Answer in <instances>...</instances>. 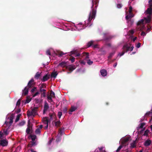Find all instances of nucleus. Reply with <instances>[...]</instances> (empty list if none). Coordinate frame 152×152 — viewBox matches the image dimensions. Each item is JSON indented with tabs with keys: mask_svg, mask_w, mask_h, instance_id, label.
Masks as SVG:
<instances>
[{
	"mask_svg": "<svg viewBox=\"0 0 152 152\" xmlns=\"http://www.w3.org/2000/svg\"><path fill=\"white\" fill-rule=\"evenodd\" d=\"M21 110L20 108L18 109L16 111V113L18 114L20 112Z\"/></svg>",
	"mask_w": 152,
	"mask_h": 152,
	"instance_id": "64",
	"label": "nucleus"
},
{
	"mask_svg": "<svg viewBox=\"0 0 152 152\" xmlns=\"http://www.w3.org/2000/svg\"><path fill=\"white\" fill-rule=\"evenodd\" d=\"M39 91L41 93L44 92H46V90L45 89H42V88H39Z\"/></svg>",
	"mask_w": 152,
	"mask_h": 152,
	"instance_id": "50",
	"label": "nucleus"
},
{
	"mask_svg": "<svg viewBox=\"0 0 152 152\" xmlns=\"http://www.w3.org/2000/svg\"><path fill=\"white\" fill-rule=\"evenodd\" d=\"M146 13L148 14L151 15L152 13V7H149L146 10Z\"/></svg>",
	"mask_w": 152,
	"mask_h": 152,
	"instance_id": "20",
	"label": "nucleus"
},
{
	"mask_svg": "<svg viewBox=\"0 0 152 152\" xmlns=\"http://www.w3.org/2000/svg\"><path fill=\"white\" fill-rule=\"evenodd\" d=\"M50 96L52 98H55V93L52 90L50 91Z\"/></svg>",
	"mask_w": 152,
	"mask_h": 152,
	"instance_id": "28",
	"label": "nucleus"
},
{
	"mask_svg": "<svg viewBox=\"0 0 152 152\" xmlns=\"http://www.w3.org/2000/svg\"><path fill=\"white\" fill-rule=\"evenodd\" d=\"M53 122H54L55 124V126L56 127H58L60 126V125L61 124V122L59 121H53Z\"/></svg>",
	"mask_w": 152,
	"mask_h": 152,
	"instance_id": "27",
	"label": "nucleus"
},
{
	"mask_svg": "<svg viewBox=\"0 0 152 152\" xmlns=\"http://www.w3.org/2000/svg\"><path fill=\"white\" fill-rule=\"evenodd\" d=\"M71 56V57L69 58V60H70L72 63L74 62L75 61V58L73 56Z\"/></svg>",
	"mask_w": 152,
	"mask_h": 152,
	"instance_id": "37",
	"label": "nucleus"
},
{
	"mask_svg": "<svg viewBox=\"0 0 152 152\" xmlns=\"http://www.w3.org/2000/svg\"><path fill=\"white\" fill-rule=\"evenodd\" d=\"M123 6V5L121 4H117V7L118 9L121 8Z\"/></svg>",
	"mask_w": 152,
	"mask_h": 152,
	"instance_id": "43",
	"label": "nucleus"
},
{
	"mask_svg": "<svg viewBox=\"0 0 152 152\" xmlns=\"http://www.w3.org/2000/svg\"><path fill=\"white\" fill-rule=\"evenodd\" d=\"M49 108L48 104L46 102H45L44 105V109L43 110V113L45 114Z\"/></svg>",
	"mask_w": 152,
	"mask_h": 152,
	"instance_id": "8",
	"label": "nucleus"
},
{
	"mask_svg": "<svg viewBox=\"0 0 152 152\" xmlns=\"http://www.w3.org/2000/svg\"><path fill=\"white\" fill-rule=\"evenodd\" d=\"M37 91V88L36 87H34L31 90V92L32 93L34 92L35 91Z\"/></svg>",
	"mask_w": 152,
	"mask_h": 152,
	"instance_id": "49",
	"label": "nucleus"
},
{
	"mask_svg": "<svg viewBox=\"0 0 152 152\" xmlns=\"http://www.w3.org/2000/svg\"><path fill=\"white\" fill-rule=\"evenodd\" d=\"M115 54V52H113L110 53L108 56V58H111L112 56L114 55V54Z\"/></svg>",
	"mask_w": 152,
	"mask_h": 152,
	"instance_id": "52",
	"label": "nucleus"
},
{
	"mask_svg": "<svg viewBox=\"0 0 152 152\" xmlns=\"http://www.w3.org/2000/svg\"><path fill=\"white\" fill-rule=\"evenodd\" d=\"M35 84V83H34V80L32 78L28 82L27 85V86L26 87L30 88L33 87Z\"/></svg>",
	"mask_w": 152,
	"mask_h": 152,
	"instance_id": "7",
	"label": "nucleus"
},
{
	"mask_svg": "<svg viewBox=\"0 0 152 152\" xmlns=\"http://www.w3.org/2000/svg\"><path fill=\"white\" fill-rule=\"evenodd\" d=\"M100 73L102 76H105L107 74V72L105 69H103L100 70Z\"/></svg>",
	"mask_w": 152,
	"mask_h": 152,
	"instance_id": "14",
	"label": "nucleus"
},
{
	"mask_svg": "<svg viewBox=\"0 0 152 152\" xmlns=\"http://www.w3.org/2000/svg\"><path fill=\"white\" fill-rule=\"evenodd\" d=\"M13 114L11 116H10V118H9L10 119V121L9 122H6V121L4 125H6L7 126H8V128L12 124V123H13Z\"/></svg>",
	"mask_w": 152,
	"mask_h": 152,
	"instance_id": "6",
	"label": "nucleus"
},
{
	"mask_svg": "<svg viewBox=\"0 0 152 152\" xmlns=\"http://www.w3.org/2000/svg\"><path fill=\"white\" fill-rule=\"evenodd\" d=\"M25 122L24 121H23L20 122L18 125L20 126H23L25 124Z\"/></svg>",
	"mask_w": 152,
	"mask_h": 152,
	"instance_id": "39",
	"label": "nucleus"
},
{
	"mask_svg": "<svg viewBox=\"0 0 152 152\" xmlns=\"http://www.w3.org/2000/svg\"><path fill=\"white\" fill-rule=\"evenodd\" d=\"M40 76V73L39 72H37L34 76L35 78L36 79H38Z\"/></svg>",
	"mask_w": 152,
	"mask_h": 152,
	"instance_id": "23",
	"label": "nucleus"
},
{
	"mask_svg": "<svg viewBox=\"0 0 152 152\" xmlns=\"http://www.w3.org/2000/svg\"><path fill=\"white\" fill-rule=\"evenodd\" d=\"M40 94L39 92L37 91L33 95V97H34L36 96H37Z\"/></svg>",
	"mask_w": 152,
	"mask_h": 152,
	"instance_id": "53",
	"label": "nucleus"
},
{
	"mask_svg": "<svg viewBox=\"0 0 152 152\" xmlns=\"http://www.w3.org/2000/svg\"><path fill=\"white\" fill-rule=\"evenodd\" d=\"M27 115L29 117L30 116H32V115H33V114L31 112H30L29 111H27Z\"/></svg>",
	"mask_w": 152,
	"mask_h": 152,
	"instance_id": "36",
	"label": "nucleus"
},
{
	"mask_svg": "<svg viewBox=\"0 0 152 152\" xmlns=\"http://www.w3.org/2000/svg\"><path fill=\"white\" fill-rule=\"evenodd\" d=\"M58 75V73L56 72H53L52 73L51 75V77L56 78V76Z\"/></svg>",
	"mask_w": 152,
	"mask_h": 152,
	"instance_id": "24",
	"label": "nucleus"
},
{
	"mask_svg": "<svg viewBox=\"0 0 152 152\" xmlns=\"http://www.w3.org/2000/svg\"><path fill=\"white\" fill-rule=\"evenodd\" d=\"M67 108L66 107H64L63 108V110H62L63 112L64 113H66L67 112Z\"/></svg>",
	"mask_w": 152,
	"mask_h": 152,
	"instance_id": "40",
	"label": "nucleus"
},
{
	"mask_svg": "<svg viewBox=\"0 0 152 152\" xmlns=\"http://www.w3.org/2000/svg\"><path fill=\"white\" fill-rule=\"evenodd\" d=\"M67 65V63L63 61L58 64V66H60L61 67L64 68Z\"/></svg>",
	"mask_w": 152,
	"mask_h": 152,
	"instance_id": "16",
	"label": "nucleus"
},
{
	"mask_svg": "<svg viewBox=\"0 0 152 152\" xmlns=\"http://www.w3.org/2000/svg\"><path fill=\"white\" fill-rule=\"evenodd\" d=\"M79 62L80 63V64L83 65H85L86 64V63L83 60H81L79 61Z\"/></svg>",
	"mask_w": 152,
	"mask_h": 152,
	"instance_id": "54",
	"label": "nucleus"
},
{
	"mask_svg": "<svg viewBox=\"0 0 152 152\" xmlns=\"http://www.w3.org/2000/svg\"><path fill=\"white\" fill-rule=\"evenodd\" d=\"M149 131L147 129L146 131H145L144 134H143L144 136H147L148 135V133L149 132Z\"/></svg>",
	"mask_w": 152,
	"mask_h": 152,
	"instance_id": "46",
	"label": "nucleus"
},
{
	"mask_svg": "<svg viewBox=\"0 0 152 152\" xmlns=\"http://www.w3.org/2000/svg\"><path fill=\"white\" fill-rule=\"evenodd\" d=\"M83 56H85V60H86L87 63L89 65H91L93 63V61L90 60V59H87L89 58V53L86 52H83L82 53Z\"/></svg>",
	"mask_w": 152,
	"mask_h": 152,
	"instance_id": "3",
	"label": "nucleus"
},
{
	"mask_svg": "<svg viewBox=\"0 0 152 152\" xmlns=\"http://www.w3.org/2000/svg\"><path fill=\"white\" fill-rule=\"evenodd\" d=\"M49 115L50 117V120H52L53 119V118H55L56 117V115H55V113H53L52 114H51L50 113L49 114Z\"/></svg>",
	"mask_w": 152,
	"mask_h": 152,
	"instance_id": "25",
	"label": "nucleus"
},
{
	"mask_svg": "<svg viewBox=\"0 0 152 152\" xmlns=\"http://www.w3.org/2000/svg\"><path fill=\"white\" fill-rule=\"evenodd\" d=\"M31 128L30 123L29 121L28 123V127L26 129V132L27 134H30L31 131Z\"/></svg>",
	"mask_w": 152,
	"mask_h": 152,
	"instance_id": "10",
	"label": "nucleus"
},
{
	"mask_svg": "<svg viewBox=\"0 0 152 152\" xmlns=\"http://www.w3.org/2000/svg\"><path fill=\"white\" fill-rule=\"evenodd\" d=\"M7 142L5 140H1L0 142V145L3 146H6L7 145Z\"/></svg>",
	"mask_w": 152,
	"mask_h": 152,
	"instance_id": "13",
	"label": "nucleus"
},
{
	"mask_svg": "<svg viewBox=\"0 0 152 152\" xmlns=\"http://www.w3.org/2000/svg\"><path fill=\"white\" fill-rule=\"evenodd\" d=\"M130 137L127 136L121 140V144L124 146H126L128 145Z\"/></svg>",
	"mask_w": 152,
	"mask_h": 152,
	"instance_id": "2",
	"label": "nucleus"
},
{
	"mask_svg": "<svg viewBox=\"0 0 152 152\" xmlns=\"http://www.w3.org/2000/svg\"><path fill=\"white\" fill-rule=\"evenodd\" d=\"M151 143V140H146L144 143V145L145 146H149Z\"/></svg>",
	"mask_w": 152,
	"mask_h": 152,
	"instance_id": "15",
	"label": "nucleus"
},
{
	"mask_svg": "<svg viewBox=\"0 0 152 152\" xmlns=\"http://www.w3.org/2000/svg\"><path fill=\"white\" fill-rule=\"evenodd\" d=\"M148 26H149V25H148V26H147L148 28L146 30V31L147 32H148L150 31V29H151V26H149V27H148Z\"/></svg>",
	"mask_w": 152,
	"mask_h": 152,
	"instance_id": "58",
	"label": "nucleus"
},
{
	"mask_svg": "<svg viewBox=\"0 0 152 152\" xmlns=\"http://www.w3.org/2000/svg\"><path fill=\"white\" fill-rule=\"evenodd\" d=\"M77 109V107L73 106H72L71 109L69 110V113L70 114H72L71 113L75 111Z\"/></svg>",
	"mask_w": 152,
	"mask_h": 152,
	"instance_id": "17",
	"label": "nucleus"
},
{
	"mask_svg": "<svg viewBox=\"0 0 152 152\" xmlns=\"http://www.w3.org/2000/svg\"><path fill=\"white\" fill-rule=\"evenodd\" d=\"M21 115V114H18L17 115L16 118V119L15 121V123L17 122L20 119V116Z\"/></svg>",
	"mask_w": 152,
	"mask_h": 152,
	"instance_id": "29",
	"label": "nucleus"
},
{
	"mask_svg": "<svg viewBox=\"0 0 152 152\" xmlns=\"http://www.w3.org/2000/svg\"><path fill=\"white\" fill-rule=\"evenodd\" d=\"M43 120L44 124H48L49 121L48 117H45L43 118Z\"/></svg>",
	"mask_w": 152,
	"mask_h": 152,
	"instance_id": "18",
	"label": "nucleus"
},
{
	"mask_svg": "<svg viewBox=\"0 0 152 152\" xmlns=\"http://www.w3.org/2000/svg\"><path fill=\"white\" fill-rule=\"evenodd\" d=\"M31 145L32 146H34L37 145L36 142L34 141H31Z\"/></svg>",
	"mask_w": 152,
	"mask_h": 152,
	"instance_id": "56",
	"label": "nucleus"
},
{
	"mask_svg": "<svg viewBox=\"0 0 152 152\" xmlns=\"http://www.w3.org/2000/svg\"><path fill=\"white\" fill-rule=\"evenodd\" d=\"M20 99H19L17 102L16 105V106H20Z\"/></svg>",
	"mask_w": 152,
	"mask_h": 152,
	"instance_id": "51",
	"label": "nucleus"
},
{
	"mask_svg": "<svg viewBox=\"0 0 152 152\" xmlns=\"http://www.w3.org/2000/svg\"><path fill=\"white\" fill-rule=\"evenodd\" d=\"M4 132L5 135H7L8 134V133L7 132V129L6 130H5L4 129Z\"/></svg>",
	"mask_w": 152,
	"mask_h": 152,
	"instance_id": "59",
	"label": "nucleus"
},
{
	"mask_svg": "<svg viewBox=\"0 0 152 152\" xmlns=\"http://www.w3.org/2000/svg\"><path fill=\"white\" fill-rule=\"evenodd\" d=\"M31 101V99L28 97L27 98L26 100L25 101V103L27 104L29 103Z\"/></svg>",
	"mask_w": 152,
	"mask_h": 152,
	"instance_id": "38",
	"label": "nucleus"
},
{
	"mask_svg": "<svg viewBox=\"0 0 152 152\" xmlns=\"http://www.w3.org/2000/svg\"><path fill=\"white\" fill-rule=\"evenodd\" d=\"M144 21V19H141L139 20L137 23V26H139L141 24H143Z\"/></svg>",
	"mask_w": 152,
	"mask_h": 152,
	"instance_id": "30",
	"label": "nucleus"
},
{
	"mask_svg": "<svg viewBox=\"0 0 152 152\" xmlns=\"http://www.w3.org/2000/svg\"><path fill=\"white\" fill-rule=\"evenodd\" d=\"M141 43L140 42H139L137 45L136 47L137 48H139L140 47Z\"/></svg>",
	"mask_w": 152,
	"mask_h": 152,
	"instance_id": "63",
	"label": "nucleus"
},
{
	"mask_svg": "<svg viewBox=\"0 0 152 152\" xmlns=\"http://www.w3.org/2000/svg\"><path fill=\"white\" fill-rule=\"evenodd\" d=\"M134 16V15L132 12L129 13V14L126 16V19L127 20L129 21V20H130L131 18L133 17Z\"/></svg>",
	"mask_w": 152,
	"mask_h": 152,
	"instance_id": "9",
	"label": "nucleus"
},
{
	"mask_svg": "<svg viewBox=\"0 0 152 152\" xmlns=\"http://www.w3.org/2000/svg\"><path fill=\"white\" fill-rule=\"evenodd\" d=\"M46 87V86L45 84L44 83H42L41 85L39 87V88H45Z\"/></svg>",
	"mask_w": 152,
	"mask_h": 152,
	"instance_id": "31",
	"label": "nucleus"
},
{
	"mask_svg": "<svg viewBox=\"0 0 152 152\" xmlns=\"http://www.w3.org/2000/svg\"><path fill=\"white\" fill-rule=\"evenodd\" d=\"M146 34L145 33V32L144 31H142V32L141 33V35L143 36H145Z\"/></svg>",
	"mask_w": 152,
	"mask_h": 152,
	"instance_id": "62",
	"label": "nucleus"
},
{
	"mask_svg": "<svg viewBox=\"0 0 152 152\" xmlns=\"http://www.w3.org/2000/svg\"><path fill=\"white\" fill-rule=\"evenodd\" d=\"M29 137L31 138L32 141H34L37 138L36 136L34 135H32L31 134L30 135Z\"/></svg>",
	"mask_w": 152,
	"mask_h": 152,
	"instance_id": "26",
	"label": "nucleus"
},
{
	"mask_svg": "<svg viewBox=\"0 0 152 152\" xmlns=\"http://www.w3.org/2000/svg\"><path fill=\"white\" fill-rule=\"evenodd\" d=\"M35 133L37 134H39L40 133V128H37V129L35 131Z\"/></svg>",
	"mask_w": 152,
	"mask_h": 152,
	"instance_id": "33",
	"label": "nucleus"
},
{
	"mask_svg": "<svg viewBox=\"0 0 152 152\" xmlns=\"http://www.w3.org/2000/svg\"><path fill=\"white\" fill-rule=\"evenodd\" d=\"M46 97V92H44L41 93V97Z\"/></svg>",
	"mask_w": 152,
	"mask_h": 152,
	"instance_id": "44",
	"label": "nucleus"
},
{
	"mask_svg": "<svg viewBox=\"0 0 152 152\" xmlns=\"http://www.w3.org/2000/svg\"><path fill=\"white\" fill-rule=\"evenodd\" d=\"M134 48L133 46L130 47V46H129L128 44H126L123 46V49H124V50H126V52H127L129 51H132Z\"/></svg>",
	"mask_w": 152,
	"mask_h": 152,
	"instance_id": "5",
	"label": "nucleus"
},
{
	"mask_svg": "<svg viewBox=\"0 0 152 152\" xmlns=\"http://www.w3.org/2000/svg\"><path fill=\"white\" fill-rule=\"evenodd\" d=\"M50 76V75H45L44 76H43V78L41 79V80L43 82H45L48 79H49Z\"/></svg>",
	"mask_w": 152,
	"mask_h": 152,
	"instance_id": "11",
	"label": "nucleus"
},
{
	"mask_svg": "<svg viewBox=\"0 0 152 152\" xmlns=\"http://www.w3.org/2000/svg\"><path fill=\"white\" fill-rule=\"evenodd\" d=\"M99 148V151H101L102 149H103V150L102 151V152H106L105 151V148L103 147H102L101 148Z\"/></svg>",
	"mask_w": 152,
	"mask_h": 152,
	"instance_id": "47",
	"label": "nucleus"
},
{
	"mask_svg": "<svg viewBox=\"0 0 152 152\" xmlns=\"http://www.w3.org/2000/svg\"><path fill=\"white\" fill-rule=\"evenodd\" d=\"M112 38V36H109L105 37L104 38V40H108L111 39Z\"/></svg>",
	"mask_w": 152,
	"mask_h": 152,
	"instance_id": "41",
	"label": "nucleus"
},
{
	"mask_svg": "<svg viewBox=\"0 0 152 152\" xmlns=\"http://www.w3.org/2000/svg\"><path fill=\"white\" fill-rule=\"evenodd\" d=\"M70 55H73L75 57H79L80 58H82L83 56V55H80L79 51L77 50H74L70 52Z\"/></svg>",
	"mask_w": 152,
	"mask_h": 152,
	"instance_id": "4",
	"label": "nucleus"
},
{
	"mask_svg": "<svg viewBox=\"0 0 152 152\" xmlns=\"http://www.w3.org/2000/svg\"><path fill=\"white\" fill-rule=\"evenodd\" d=\"M58 116H59V118H61V115H62V113L61 112H58Z\"/></svg>",
	"mask_w": 152,
	"mask_h": 152,
	"instance_id": "57",
	"label": "nucleus"
},
{
	"mask_svg": "<svg viewBox=\"0 0 152 152\" xmlns=\"http://www.w3.org/2000/svg\"><path fill=\"white\" fill-rule=\"evenodd\" d=\"M37 107H34L33 109H32L31 112L33 114V115H36V113L37 112Z\"/></svg>",
	"mask_w": 152,
	"mask_h": 152,
	"instance_id": "19",
	"label": "nucleus"
},
{
	"mask_svg": "<svg viewBox=\"0 0 152 152\" xmlns=\"http://www.w3.org/2000/svg\"><path fill=\"white\" fill-rule=\"evenodd\" d=\"M27 87H25L24 90H23V95L26 96L28 94V89Z\"/></svg>",
	"mask_w": 152,
	"mask_h": 152,
	"instance_id": "12",
	"label": "nucleus"
},
{
	"mask_svg": "<svg viewBox=\"0 0 152 152\" xmlns=\"http://www.w3.org/2000/svg\"><path fill=\"white\" fill-rule=\"evenodd\" d=\"M136 140L134 141L131 144V147L132 148H134L136 147Z\"/></svg>",
	"mask_w": 152,
	"mask_h": 152,
	"instance_id": "22",
	"label": "nucleus"
},
{
	"mask_svg": "<svg viewBox=\"0 0 152 152\" xmlns=\"http://www.w3.org/2000/svg\"><path fill=\"white\" fill-rule=\"evenodd\" d=\"M92 5L91 7L92 10L90 12L88 19L89 22H90L94 18L96 13V8L98 5L99 0H91Z\"/></svg>",
	"mask_w": 152,
	"mask_h": 152,
	"instance_id": "1",
	"label": "nucleus"
},
{
	"mask_svg": "<svg viewBox=\"0 0 152 152\" xmlns=\"http://www.w3.org/2000/svg\"><path fill=\"white\" fill-rule=\"evenodd\" d=\"M122 52L121 53H119L118 54V55L119 56H123L125 53L126 52V50H124V49Z\"/></svg>",
	"mask_w": 152,
	"mask_h": 152,
	"instance_id": "45",
	"label": "nucleus"
},
{
	"mask_svg": "<svg viewBox=\"0 0 152 152\" xmlns=\"http://www.w3.org/2000/svg\"><path fill=\"white\" fill-rule=\"evenodd\" d=\"M93 43V42L92 41H91L88 42L87 44V47H90L92 45Z\"/></svg>",
	"mask_w": 152,
	"mask_h": 152,
	"instance_id": "35",
	"label": "nucleus"
},
{
	"mask_svg": "<svg viewBox=\"0 0 152 152\" xmlns=\"http://www.w3.org/2000/svg\"><path fill=\"white\" fill-rule=\"evenodd\" d=\"M66 53H64L63 52L59 51L58 52L57 54L59 55L60 56H61L63 55H65Z\"/></svg>",
	"mask_w": 152,
	"mask_h": 152,
	"instance_id": "34",
	"label": "nucleus"
},
{
	"mask_svg": "<svg viewBox=\"0 0 152 152\" xmlns=\"http://www.w3.org/2000/svg\"><path fill=\"white\" fill-rule=\"evenodd\" d=\"M145 22L146 23H150L151 21V20L145 18Z\"/></svg>",
	"mask_w": 152,
	"mask_h": 152,
	"instance_id": "48",
	"label": "nucleus"
},
{
	"mask_svg": "<svg viewBox=\"0 0 152 152\" xmlns=\"http://www.w3.org/2000/svg\"><path fill=\"white\" fill-rule=\"evenodd\" d=\"M145 124L144 123H141L140 125V126L137 128V130H139L140 128H142Z\"/></svg>",
	"mask_w": 152,
	"mask_h": 152,
	"instance_id": "32",
	"label": "nucleus"
},
{
	"mask_svg": "<svg viewBox=\"0 0 152 152\" xmlns=\"http://www.w3.org/2000/svg\"><path fill=\"white\" fill-rule=\"evenodd\" d=\"M46 53L47 55H49L50 56L51 55V53H50V51L49 50H47L46 51Z\"/></svg>",
	"mask_w": 152,
	"mask_h": 152,
	"instance_id": "60",
	"label": "nucleus"
},
{
	"mask_svg": "<svg viewBox=\"0 0 152 152\" xmlns=\"http://www.w3.org/2000/svg\"><path fill=\"white\" fill-rule=\"evenodd\" d=\"M129 13H131V12H132V8L131 6H130L129 7Z\"/></svg>",
	"mask_w": 152,
	"mask_h": 152,
	"instance_id": "55",
	"label": "nucleus"
},
{
	"mask_svg": "<svg viewBox=\"0 0 152 152\" xmlns=\"http://www.w3.org/2000/svg\"><path fill=\"white\" fill-rule=\"evenodd\" d=\"M124 146L123 145H122L121 144V145L119 146L118 147V149L116 151L117 152H118L120 151L121 149Z\"/></svg>",
	"mask_w": 152,
	"mask_h": 152,
	"instance_id": "42",
	"label": "nucleus"
},
{
	"mask_svg": "<svg viewBox=\"0 0 152 152\" xmlns=\"http://www.w3.org/2000/svg\"><path fill=\"white\" fill-rule=\"evenodd\" d=\"M76 67L75 65H71L69 67V71H72L75 69Z\"/></svg>",
	"mask_w": 152,
	"mask_h": 152,
	"instance_id": "21",
	"label": "nucleus"
},
{
	"mask_svg": "<svg viewBox=\"0 0 152 152\" xmlns=\"http://www.w3.org/2000/svg\"><path fill=\"white\" fill-rule=\"evenodd\" d=\"M61 139V138L60 137H58L56 139V141L57 142L60 141Z\"/></svg>",
	"mask_w": 152,
	"mask_h": 152,
	"instance_id": "61",
	"label": "nucleus"
}]
</instances>
